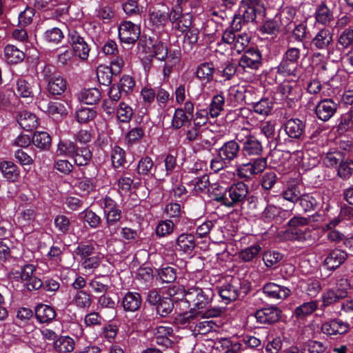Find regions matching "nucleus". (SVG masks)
<instances>
[{"label": "nucleus", "instance_id": "obj_45", "mask_svg": "<svg viewBox=\"0 0 353 353\" xmlns=\"http://www.w3.org/2000/svg\"><path fill=\"white\" fill-rule=\"evenodd\" d=\"M115 114L117 121L121 123H128L131 120L134 112L131 106L121 102L118 105Z\"/></svg>", "mask_w": 353, "mask_h": 353}, {"label": "nucleus", "instance_id": "obj_29", "mask_svg": "<svg viewBox=\"0 0 353 353\" xmlns=\"http://www.w3.org/2000/svg\"><path fill=\"white\" fill-rule=\"evenodd\" d=\"M215 68L212 62H204L198 65L196 77L200 81L210 83L213 80Z\"/></svg>", "mask_w": 353, "mask_h": 353}, {"label": "nucleus", "instance_id": "obj_33", "mask_svg": "<svg viewBox=\"0 0 353 353\" xmlns=\"http://www.w3.org/2000/svg\"><path fill=\"white\" fill-rule=\"evenodd\" d=\"M92 157V154L88 147H77L72 158L77 166H85L89 164Z\"/></svg>", "mask_w": 353, "mask_h": 353}, {"label": "nucleus", "instance_id": "obj_22", "mask_svg": "<svg viewBox=\"0 0 353 353\" xmlns=\"http://www.w3.org/2000/svg\"><path fill=\"white\" fill-rule=\"evenodd\" d=\"M195 247V238L192 234L183 233L176 240V250L183 254L192 255Z\"/></svg>", "mask_w": 353, "mask_h": 353}, {"label": "nucleus", "instance_id": "obj_49", "mask_svg": "<svg viewBox=\"0 0 353 353\" xmlns=\"http://www.w3.org/2000/svg\"><path fill=\"white\" fill-rule=\"evenodd\" d=\"M72 301L74 304L80 309H88L92 303L90 294L82 290L74 294Z\"/></svg>", "mask_w": 353, "mask_h": 353}, {"label": "nucleus", "instance_id": "obj_34", "mask_svg": "<svg viewBox=\"0 0 353 353\" xmlns=\"http://www.w3.org/2000/svg\"><path fill=\"white\" fill-rule=\"evenodd\" d=\"M110 279L108 276H97L89 282V286L94 293L104 294L109 289Z\"/></svg>", "mask_w": 353, "mask_h": 353}, {"label": "nucleus", "instance_id": "obj_41", "mask_svg": "<svg viewBox=\"0 0 353 353\" xmlns=\"http://www.w3.org/2000/svg\"><path fill=\"white\" fill-rule=\"evenodd\" d=\"M315 18L318 23L327 25L333 20V14L325 3H321L316 9Z\"/></svg>", "mask_w": 353, "mask_h": 353}, {"label": "nucleus", "instance_id": "obj_61", "mask_svg": "<svg viewBox=\"0 0 353 353\" xmlns=\"http://www.w3.org/2000/svg\"><path fill=\"white\" fill-rule=\"evenodd\" d=\"M301 195V192L296 185L289 186L282 192L283 198L294 204L299 202Z\"/></svg>", "mask_w": 353, "mask_h": 353}, {"label": "nucleus", "instance_id": "obj_10", "mask_svg": "<svg viewBox=\"0 0 353 353\" xmlns=\"http://www.w3.org/2000/svg\"><path fill=\"white\" fill-rule=\"evenodd\" d=\"M228 207H234L243 203L249 192V188L243 181L233 183L228 188Z\"/></svg>", "mask_w": 353, "mask_h": 353}, {"label": "nucleus", "instance_id": "obj_31", "mask_svg": "<svg viewBox=\"0 0 353 353\" xmlns=\"http://www.w3.org/2000/svg\"><path fill=\"white\" fill-rule=\"evenodd\" d=\"M105 214L107 228L109 230L110 235H114L117 232L119 229V225L118 223L121 217V211L117 208L112 210H108L105 212Z\"/></svg>", "mask_w": 353, "mask_h": 353}, {"label": "nucleus", "instance_id": "obj_55", "mask_svg": "<svg viewBox=\"0 0 353 353\" xmlns=\"http://www.w3.org/2000/svg\"><path fill=\"white\" fill-rule=\"evenodd\" d=\"M238 344L241 345V350L247 348H255L261 345V341L252 335L243 334L239 337Z\"/></svg>", "mask_w": 353, "mask_h": 353}, {"label": "nucleus", "instance_id": "obj_53", "mask_svg": "<svg viewBox=\"0 0 353 353\" xmlns=\"http://www.w3.org/2000/svg\"><path fill=\"white\" fill-rule=\"evenodd\" d=\"M149 19L152 25L156 28H163L168 21V14L159 10L150 12Z\"/></svg>", "mask_w": 353, "mask_h": 353}, {"label": "nucleus", "instance_id": "obj_62", "mask_svg": "<svg viewBox=\"0 0 353 353\" xmlns=\"http://www.w3.org/2000/svg\"><path fill=\"white\" fill-rule=\"evenodd\" d=\"M261 250V248L259 245H251L240 252L239 258L245 262L250 261L258 256Z\"/></svg>", "mask_w": 353, "mask_h": 353}, {"label": "nucleus", "instance_id": "obj_23", "mask_svg": "<svg viewBox=\"0 0 353 353\" xmlns=\"http://www.w3.org/2000/svg\"><path fill=\"white\" fill-rule=\"evenodd\" d=\"M17 119L20 127L26 131H32L39 125L37 117L34 113L27 110L19 112Z\"/></svg>", "mask_w": 353, "mask_h": 353}, {"label": "nucleus", "instance_id": "obj_42", "mask_svg": "<svg viewBox=\"0 0 353 353\" xmlns=\"http://www.w3.org/2000/svg\"><path fill=\"white\" fill-rule=\"evenodd\" d=\"M77 148V145L70 140L60 141L57 146L56 154L72 158Z\"/></svg>", "mask_w": 353, "mask_h": 353}, {"label": "nucleus", "instance_id": "obj_4", "mask_svg": "<svg viewBox=\"0 0 353 353\" xmlns=\"http://www.w3.org/2000/svg\"><path fill=\"white\" fill-rule=\"evenodd\" d=\"M168 20L172 24L173 30L183 34L190 28L192 15L189 12L183 13L182 7L175 5L168 12Z\"/></svg>", "mask_w": 353, "mask_h": 353}, {"label": "nucleus", "instance_id": "obj_19", "mask_svg": "<svg viewBox=\"0 0 353 353\" xmlns=\"http://www.w3.org/2000/svg\"><path fill=\"white\" fill-rule=\"evenodd\" d=\"M337 110V104L332 99H325L319 101L315 108L317 118L323 121L330 120Z\"/></svg>", "mask_w": 353, "mask_h": 353}, {"label": "nucleus", "instance_id": "obj_63", "mask_svg": "<svg viewBox=\"0 0 353 353\" xmlns=\"http://www.w3.org/2000/svg\"><path fill=\"white\" fill-rule=\"evenodd\" d=\"M122 8L128 16L140 15L142 12V7L139 6L137 0H127L122 4Z\"/></svg>", "mask_w": 353, "mask_h": 353}, {"label": "nucleus", "instance_id": "obj_47", "mask_svg": "<svg viewBox=\"0 0 353 353\" xmlns=\"http://www.w3.org/2000/svg\"><path fill=\"white\" fill-rule=\"evenodd\" d=\"M212 189L211 195L212 199L222 205L228 207V188L215 183L212 185Z\"/></svg>", "mask_w": 353, "mask_h": 353}, {"label": "nucleus", "instance_id": "obj_8", "mask_svg": "<svg viewBox=\"0 0 353 353\" xmlns=\"http://www.w3.org/2000/svg\"><path fill=\"white\" fill-rule=\"evenodd\" d=\"M68 41L74 54L81 61H86L89 57L90 48L85 38L75 30L70 31Z\"/></svg>", "mask_w": 353, "mask_h": 353}, {"label": "nucleus", "instance_id": "obj_11", "mask_svg": "<svg viewBox=\"0 0 353 353\" xmlns=\"http://www.w3.org/2000/svg\"><path fill=\"white\" fill-rule=\"evenodd\" d=\"M118 30L120 41L127 44L134 43L141 34L140 26L130 21H123L119 25Z\"/></svg>", "mask_w": 353, "mask_h": 353}, {"label": "nucleus", "instance_id": "obj_24", "mask_svg": "<svg viewBox=\"0 0 353 353\" xmlns=\"http://www.w3.org/2000/svg\"><path fill=\"white\" fill-rule=\"evenodd\" d=\"M248 92L245 86L234 85L228 90L227 102L230 105L235 107L245 99V93Z\"/></svg>", "mask_w": 353, "mask_h": 353}, {"label": "nucleus", "instance_id": "obj_17", "mask_svg": "<svg viewBox=\"0 0 353 353\" xmlns=\"http://www.w3.org/2000/svg\"><path fill=\"white\" fill-rule=\"evenodd\" d=\"M262 290L268 298L276 301L284 300L291 294L288 287L272 282L265 283Z\"/></svg>", "mask_w": 353, "mask_h": 353}, {"label": "nucleus", "instance_id": "obj_32", "mask_svg": "<svg viewBox=\"0 0 353 353\" xmlns=\"http://www.w3.org/2000/svg\"><path fill=\"white\" fill-rule=\"evenodd\" d=\"M188 187L195 194L205 191L210 185L209 176L203 174L201 176L195 177L186 183Z\"/></svg>", "mask_w": 353, "mask_h": 353}, {"label": "nucleus", "instance_id": "obj_25", "mask_svg": "<svg viewBox=\"0 0 353 353\" xmlns=\"http://www.w3.org/2000/svg\"><path fill=\"white\" fill-rule=\"evenodd\" d=\"M333 39L332 31L327 28H322L312 41V45L319 50H325L331 44Z\"/></svg>", "mask_w": 353, "mask_h": 353}, {"label": "nucleus", "instance_id": "obj_64", "mask_svg": "<svg viewBox=\"0 0 353 353\" xmlns=\"http://www.w3.org/2000/svg\"><path fill=\"white\" fill-rule=\"evenodd\" d=\"M174 304L171 299L164 297L156 305L157 312L161 316H167L173 310Z\"/></svg>", "mask_w": 353, "mask_h": 353}, {"label": "nucleus", "instance_id": "obj_60", "mask_svg": "<svg viewBox=\"0 0 353 353\" xmlns=\"http://www.w3.org/2000/svg\"><path fill=\"white\" fill-rule=\"evenodd\" d=\"M188 122H190L188 115L183 112L182 108H176L172 119V128L178 130Z\"/></svg>", "mask_w": 353, "mask_h": 353}, {"label": "nucleus", "instance_id": "obj_2", "mask_svg": "<svg viewBox=\"0 0 353 353\" xmlns=\"http://www.w3.org/2000/svg\"><path fill=\"white\" fill-rule=\"evenodd\" d=\"M268 161L265 157L251 159L248 163H239L236 165V173L240 179L250 180L255 175L261 174L267 168Z\"/></svg>", "mask_w": 353, "mask_h": 353}, {"label": "nucleus", "instance_id": "obj_46", "mask_svg": "<svg viewBox=\"0 0 353 353\" xmlns=\"http://www.w3.org/2000/svg\"><path fill=\"white\" fill-rule=\"evenodd\" d=\"M79 217L93 229L98 228L101 223V217L89 208L79 213Z\"/></svg>", "mask_w": 353, "mask_h": 353}, {"label": "nucleus", "instance_id": "obj_56", "mask_svg": "<svg viewBox=\"0 0 353 353\" xmlns=\"http://www.w3.org/2000/svg\"><path fill=\"white\" fill-rule=\"evenodd\" d=\"M225 98L222 94L214 96L210 105L209 113L213 118L217 117L223 110Z\"/></svg>", "mask_w": 353, "mask_h": 353}, {"label": "nucleus", "instance_id": "obj_5", "mask_svg": "<svg viewBox=\"0 0 353 353\" xmlns=\"http://www.w3.org/2000/svg\"><path fill=\"white\" fill-rule=\"evenodd\" d=\"M222 310L221 308H211L205 312H196L194 310H190L188 312L178 315L175 320L179 325L186 327L195 323V321H200L203 319H210L217 317L221 315Z\"/></svg>", "mask_w": 353, "mask_h": 353}, {"label": "nucleus", "instance_id": "obj_16", "mask_svg": "<svg viewBox=\"0 0 353 353\" xmlns=\"http://www.w3.org/2000/svg\"><path fill=\"white\" fill-rule=\"evenodd\" d=\"M239 142L235 140H230L225 142L218 150L219 157L226 160L230 164L236 160L241 151Z\"/></svg>", "mask_w": 353, "mask_h": 353}, {"label": "nucleus", "instance_id": "obj_18", "mask_svg": "<svg viewBox=\"0 0 353 353\" xmlns=\"http://www.w3.org/2000/svg\"><path fill=\"white\" fill-rule=\"evenodd\" d=\"M281 311L276 306L258 310L254 313L256 321L261 324H273L281 318Z\"/></svg>", "mask_w": 353, "mask_h": 353}, {"label": "nucleus", "instance_id": "obj_54", "mask_svg": "<svg viewBox=\"0 0 353 353\" xmlns=\"http://www.w3.org/2000/svg\"><path fill=\"white\" fill-rule=\"evenodd\" d=\"M63 38V32L56 27L47 30L43 34V39L48 43L57 44Z\"/></svg>", "mask_w": 353, "mask_h": 353}, {"label": "nucleus", "instance_id": "obj_1", "mask_svg": "<svg viewBox=\"0 0 353 353\" xmlns=\"http://www.w3.org/2000/svg\"><path fill=\"white\" fill-rule=\"evenodd\" d=\"M212 292L210 290H203L199 288L189 289L185 294V300L192 303L194 306L191 310L196 312H205L208 310H210L208 306L212 301Z\"/></svg>", "mask_w": 353, "mask_h": 353}, {"label": "nucleus", "instance_id": "obj_40", "mask_svg": "<svg viewBox=\"0 0 353 353\" xmlns=\"http://www.w3.org/2000/svg\"><path fill=\"white\" fill-rule=\"evenodd\" d=\"M74 341L70 336H63L54 342V349L61 353H68L74 349Z\"/></svg>", "mask_w": 353, "mask_h": 353}, {"label": "nucleus", "instance_id": "obj_13", "mask_svg": "<svg viewBox=\"0 0 353 353\" xmlns=\"http://www.w3.org/2000/svg\"><path fill=\"white\" fill-rule=\"evenodd\" d=\"M241 282L238 278L231 277L229 281L219 287V294L221 298L228 303L235 301L240 292Z\"/></svg>", "mask_w": 353, "mask_h": 353}, {"label": "nucleus", "instance_id": "obj_27", "mask_svg": "<svg viewBox=\"0 0 353 353\" xmlns=\"http://www.w3.org/2000/svg\"><path fill=\"white\" fill-rule=\"evenodd\" d=\"M348 326L341 320H333L324 323L321 330L327 335L343 334L347 331Z\"/></svg>", "mask_w": 353, "mask_h": 353}, {"label": "nucleus", "instance_id": "obj_37", "mask_svg": "<svg viewBox=\"0 0 353 353\" xmlns=\"http://www.w3.org/2000/svg\"><path fill=\"white\" fill-rule=\"evenodd\" d=\"M4 57L8 63L13 64L22 61L25 54L14 46L8 45L4 49Z\"/></svg>", "mask_w": 353, "mask_h": 353}, {"label": "nucleus", "instance_id": "obj_35", "mask_svg": "<svg viewBox=\"0 0 353 353\" xmlns=\"http://www.w3.org/2000/svg\"><path fill=\"white\" fill-rule=\"evenodd\" d=\"M317 301L305 302L294 309L293 315L297 319H303L312 314L317 309Z\"/></svg>", "mask_w": 353, "mask_h": 353}, {"label": "nucleus", "instance_id": "obj_26", "mask_svg": "<svg viewBox=\"0 0 353 353\" xmlns=\"http://www.w3.org/2000/svg\"><path fill=\"white\" fill-rule=\"evenodd\" d=\"M56 315L55 310L50 305L39 304L35 307V316L39 323H50L55 319Z\"/></svg>", "mask_w": 353, "mask_h": 353}, {"label": "nucleus", "instance_id": "obj_21", "mask_svg": "<svg viewBox=\"0 0 353 353\" xmlns=\"http://www.w3.org/2000/svg\"><path fill=\"white\" fill-rule=\"evenodd\" d=\"M283 128L289 138L301 139L305 133V125L299 119H290L285 123Z\"/></svg>", "mask_w": 353, "mask_h": 353}, {"label": "nucleus", "instance_id": "obj_12", "mask_svg": "<svg viewBox=\"0 0 353 353\" xmlns=\"http://www.w3.org/2000/svg\"><path fill=\"white\" fill-rule=\"evenodd\" d=\"M279 236L284 241L305 242L314 240L312 230L307 226L287 229L285 231L281 232Z\"/></svg>", "mask_w": 353, "mask_h": 353}, {"label": "nucleus", "instance_id": "obj_59", "mask_svg": "<svg viewBox=\"0 0 353 353\" xmlns=\"http://www.w3.org/2000/svg\"><path fill=\"white\" fill-rule=\"evenodd\" d=\"M54 227L56 230L61 234H66L69 232L70 229V221L68 217L65 215H57L54 221Z\"/></svg>", "mask_w": 353, "mask_h": 353}, {"label": "nucleus", "instance_id": "obj_9", "mask_svg": "<svg viewBox=\"0 0 353 353\" xmlns=\"http://www.w3.org/2000/svg\"><path fill=\"white\" fill-rule=\"evenodd\" d=\"M262 55L258 49L246 50L239 60V66L244 72H251L258 70L261 65Z\"/></svg>", "mask_w": 353, "mask_h": 353}, {"label": "nucleus", "instance_id": "obj_51", "mask_svg": "<svg viewBox=\"0 0 353 353\" xmlns=\"http://www.w3.org/2000/svg\"><path fill=\"white\" fill-rule=\"evenodd\" d=\"M299 203L305 212L314 210L319 206L316 199L310 194H301Z\"/></svg>", "mask_w": 353, "mask_h": 353}, {"label": "nucleus", "instance_id": "obj_58", "mask_svg": "<svg viewBox=\"0 0 353 353\" xmlns=\"http://www.w3.org/2000/svg\"><path fill=\"white\" fill-rule=\"evenodd\" d=\"M154 166L153 161L150 157H143L138 162L137 173L141 176L148 175Z\"/></svg>", "mask_w": 353, "mask_h": 353}, {"label": "nucleus", "instance_id": "obj_43", "mask_svg": "<svg viewBox=\"0 0 353 353\" xmlns=\"http://www.w3.org/2000/svg\"><path fill=\"white\" fill-rule=\"evenodd\" d=\"M273 101L269 98H262L256 102L252 103L254 111L261 115L268 116L273 108Z\"/></svg>", "mask_w": 353, "mask_h": 353}, {"label": "nucleus", "instance_id": "obj_3", "mask_svg": "<svg viewBox=\"0 0 353 353\" xmlns=\"http://www.w3.org/2000/svg\"><path fill=\"white\" fill-rule=\"evenodd\" d=\"M236 140L241 144L245 156L260 155L263 151L261 142L246 129H241L236 134Z\"/></svg>", "mask_w": 353, "mask_h": 353}, {"label": "nucleus", "instance_id": "obj_38", "mask_svg": "<svg viewBox=\"0 0 353 353\" xmlns=\"http://www.w3.org/2000/svg\"><path fill=\"white\" fill-rule=\"evenodd\" d=\"M345 292L339 290L334 291L333 290H329L324 292L321 296V301H322L321 308L323 310L325 307L337 302L341 299L345 297Z\"/></svg>", "mask_w": 353, "mask_h": 353}, {"label": "nucleus", "instance_id": "obj_20", "mask_svg": "<svg viewBox=\"0 0 353 353\" xmlns=\"http://www.w3.org/2000/svg\"><path fill=\"white\" fill-rule=\"evenodd\" d=\"M288 212L274 205H268L261 214V219L267 223H281L287 219Z\"/></svg>", "mask_w": 353, "mask_h": 353}, {"label": "nucleus", "instance_id": "obj_57", "mask_svg": "<svg viewBox=\"0 0 353 353\" xmlns=\"http://www.w3.org/2000/svg\"><path fill=\"white\" fill-rule=\"evenodd\" d=\"M112 75H114L109 66L99 65L97 70V76L100 83L108 85L111 83Z\"/></svg>", "mask_w": 353, "mask_h": 353}, {"label": "nucleus", "instance_id": "obj_44", "mask_svg": "<svg viewBox=\"0 0 353 353\" xmlns=\"http://www.w3.org/2000/svg\"><path fill=\"white\" fill-rule=\"evenodd\" d=\"M32 141L37 148L47 150L51 145L52 139L48 132L41 131L34 132Z\"/></svg>", "mask_w": 353, "mask_h": 353}, {"label": "nucleus", "instance_id": "obj_28", "mask_svg": "<svg viewBox=\"0 0 353 353\" xmlns=\"http://www.w3.org/2000/svg\"><path fill=\"white\" fill-rule=\"evenodd\" d=\"M347 258V254L341 250H334L330 252L324 260V265L329 270H335L342 264Z\"/></svg>", "mask_w": 353, "mask_h": 353}, {"label": "nucleus", "instance_id": "obj_52", "mask_svg": "<svg viewBox=\"0 0 353 353\" xmlns=\"http://www.w3.org/2000/svg\"><path fill=\"white\" fill-rule=\"evenodd\" d=\"M111 160L112 166L114 168L123 167L127 163L125 150L119 146H114L112 150Z\"/></svg>", "mask_w": 353, "mask_h": 353}, {"label": "nucleus", "instance_id": "obj_39", "mask_svg": "<svg viewBox=\"0 0 353 353\" xmlns=\"http://www.w3.org/2000/svg\"><path fill=\"white\" fill-rule=\"evenodd\" d=\"M101 97V92L97 88L84 89L79 94V99L86 104L97 103Z\"/></svg>", "mask_w": 353, "mask_h": 353}, {"label": "nucleus", "instance_id": "obj_6", "mask_svg": "<svg viewBox=\"0 0 353 353\" xmlns=\"http://www.w3.org/2000/svg\"><path fill=\"white\" fill-rule=\"evenodd\" d=\"M41 74L45 81L48 83V90L51 94L60 95L65 92L67 87L66 81L55 72L52 67L46 66Z\"/></svg>", "mask_w": 353, "mask_h": 353}, {"label": "nucleus", "instance_id": "obj_7", "mask_svg": "<svg viewBox=\"0 0 353 353\" xmlns=\"http://www.w3.org/2000/svg\"><path fill=\"white\" fill-rule=\"evenodd\" d=\"M225 30L222 35L221 43L229 45L231 49H234L239 54L248 46L250 37L245 32L240 33L238 30Z\"/></svg>", "mask_w": 353, "mask_h": 353}, {"label": "nucleus", "instance_id": "obj_15", "mask_svg": "<svg viewBox=\"0 0 353 353\" xmlns=\"http://www.w3.org/2000/svg\"><path fill=\"white\" fill-rule=\"evenodd\" d=\"M263 12V8H256L254 6H248L243 4L239 9V18L235 17L232 26L234 28L239 30L241 28V19L244 22H253L257 15H262Z\"/></svg>", "mask_w": 353, "mask_h": 353}, {"label": "nucleus", "instance_id": "obj_48", "mask_svg": "<svg viewBox=\"0 0 353 353\" xmlns=\"http://www.w3.org/2000/svg\"><path fill=\"white\" fill-rule=\"evenodd\" d=\"M299 68V63L289 61L283 57L278 66V72L283 76H296Z\"/></svg>", "mask_w": 353, "mask_h": 353}, {"label": "nucleus", "instance_id": "obj_14", "mask_svg": "<svg viewBox=\"0 0 353 353\" xmlns=\"http://www.w3.org/2000/svg\"><path fill=\"white\" fill-rule=\"evenodd\" d=\"M38 106L54 119L67 115L70 109L68 103L65 101H50L47 104H45L44 101H39Z\"/></svg>", "mask_w": 353, "mask_h": 353}, {"label": "nucleus", "instance_id": "obj_36", "mask_svg": "<svg viewBox=\"0 0 353 353\" xmlns=\"http://www.w3.org/2000/svg\"><path fill=\"white\" fill-rule=\"evenodd\" d=\"M0 171L3 176L10 181H15L19 176V170L17 166L11 161L0 163Z\"/></svg>", "mask_w": 353, "mask_h": 353}, {"label": "nucleus", "instance_id": "obj_50", "mask_svg": "<svg viewBox=\"0 0 353 353\" xmlns=\"http://www.w3.org/2000/svg\"><path fill=\"white\" fill-rule=\"evenodd\" d=\"M32 316L33 312L30 308L21 307L17 312L14 323L19 327H24L30 323Z\"/></svg>", "mask_w": 353, "mask_h": 353}, {"label": "nucleus", "instance_id": "obj_30", "mask_svg": "<svg viewBox=\"0 0 353 353\" xmlns=\"http://www.w3.org/2000/svg\"><path fill=\"white\" fill-rule=\"evenodd\" d=\"M122 303L125 311L135 312L141 307V295L137 292H129L123 298Z\"/></svg>", "mask_w": 353, "mask_h": 353}]
</instances>
